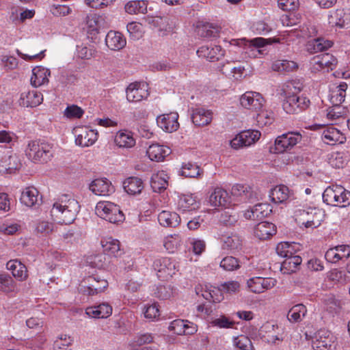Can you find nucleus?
Wrapping results in <instances>:
<instances>
[{
    "instance_id": "nucleus-1",
    "label": "nucleus",
    "mask_w": 350,
    "mask_h": 350,
    "mask_svg": "<svg viewBox=\"0 0 350 350\" xmlns=\"http://www.w3.org/2000/svg\"><path fill=\"white\" fill-rule=\"evenodd\" d=\"M79 208L76 200L68 195H63L53 204L51 215L57 223L70 224L75 221Z\"/></svg>"
},
{
    "instance_id": "nucleus-2",
    "label": "nucleus",
    "mask_w": 350,
    "mask_h": 350,
    "mask_svg": "<svg viewBox=\"0 0 350 350\" xmlns=\"http://www.w3.org/2000/svg\"><path fill=\"white\" fill-rule=\"evenodd\" d=\"M25 153L28 159L34 163L47 162L53 157L52 145L42 140L31 141Z\"/></svg>"
},
{
    "instance_id": "nucleus-3",
    "label": "nucleus",
    "mask_w": 350,
    "mask_h": 350,
    "mask_svg": "<svg viewBox=\"0 0 350 350\" xmlns=\"http://www.w3.org/2000/svg\"><path fill=\"white\" fill-rule=\"evenodd\" d=\"M323 200L328 205L347 207L350 204V192L340 185H332L325 189Z\"/></svg>"
},
{
    "instance_id": "nucleus-4",
    "label": "nucleus",
    "mask_w": 350,
    "mask_h": 350,
    "mask_svg": "<svg viewBox=\"0 0 350 350\" xmlns=\"http://www.w3.org/2000/svg\"><path fill=\"white\" fill-rule=\"evenodd\" d=\"M96 214L100 218L112 224H118L124 220V215L120 207L109 201H100L96 204Z\"/></svg>"
},
{
    "instance_id": "nucleus-5",
    "label": "nucleus",
    "mask_w": 350,
    "mask_h": 350,
    "mask_svg": "<svg viewBox=\"0 0 350 350\" xmlns=\"http://www.w3.org/2000/svg\"><path fill=\"white\" fill-rule=\"evenodd\" d=\"M295 216L296 221L306 228H317L321 225L322 221L321 211L312 208L307 210L297 209L295 212Z\"/></svg>"
},
{
    "instance_id": "nucleus-6",
    "label": "nucleus",
    "mask_w": 350,
    "mask_h": 350,
    "mask_svg": "<svg viewBox=\"0 0 350 350\" xmlns=\"http://www.w3.org/2000/svg\"><path fill=\"white\" fill-rule=\"evenodd\" d=\"M310 104V101L307 97L293 94L286 96L282 107L287 113L295 114L306 110Z\"/></svg>"
},
{
    "instance_id": "nucleus-7",
    "label": "nucleus",
    "mask_w": 350,
    "mask_h": 350,
    "mask_svg": "<svg viewBox=\"0 0 350 350\" xmlns=\"http://www.w3.org/2000/svg\"><path fill=\"white\" fill-rule=\"evenodd\" d=\"M301 135L298 132H288L284 133L275 139L274 153H283L291 150L301 140Z\"/></svg>"
},
{
    "instance_id": "nucleus-8",
    "label": "nucleus",
    "mask_w": 350,
    "mask_h": 350,
    "mask_svg": "<svg viewBox=\"0 0 350 350\" xmlns=\"http://www.w3.org/2000/svg\"><path fill=\"white\" fill-rule=\"evenodd\" d=\"M336 338L335 336L327 329L318 330L312 339V348L314 350H334Z\"/></svg>"
},
{
    "instance_id": "nucleus-9",
    "label": "nucleus",
    "mask_w": 350,
    "mask_h": 350,
    "mask_svg": "<svg viewBox=\"0 0 350 350\" xmlns=\"http://www.w3.org/2000/svg\"><path fill=\"white\" fill-rule=\"evenodd\" d=\"M153 267L158 278L162 280L171 278L178 270L176 262L167 257L156 259Z\"/></svg>"
},
{
    "instance_id": "nucleus-10",
    "label": "nucleus",
    "mask_w": 350,
    "mask_h": 350,
    "mask_svg": "<svg viewBox=\"0 0 350 350\" xmlns=\"http://www.w3.org/2000/svg\"><path fill=\"white\" fill-rule=\"evenodd\" d=\"M310 70L312 72L321 70H332L337 64V59L332 54L323 53L312 57L310 62Z\"/></svg>"
},
{
    "instance_id": "nucleus-11",
    "label": "nucleus",
    "mask_w": 350,
    "mask_h": 350,
    "mask_svg": "<svg viewBox=\"0 0 350 350\" xmlns=\"http://www.w3.org/2000/svg\"><path fill=\"white\" fill-rule=\"evenodd\" d=\"M265 103L262 96L256 92H246L240 98L241 105L255 113L260 111L264 107Z\"/></svg>"
},
{
    "instance_id": "nucleus-12",
    "label": "nucleus",
    "mask_w": 350,
    "mask_h": 350,
    "mask_svg": "<svg viewBox=\"0 0 350 350\" xmlns=\"http://www.w3.org/2000/svg\"><path fill=\"white\" fill-rule=\"evenodd\" d=\"M126 100L130 103L140 102L146 99L150 93L148 85L145 82H133L126 89Z\"/></svg>"
},
{
    "instance_id": "nucleus-13",
    "label": "nucleus",
    "mask_w": 350,
    "mask_h": 350,
    "mask_svg": "<svg viewBox=\"0 0 350 350\" xmlns=\"http://www.w3.org/2000/svg\"><path fill=\"white\" fill-rule=\"evenodd\" d=\"M260 135V132L257 130L242 131L230 141V146L234 149L250 146L257 142Z\"/></svg>"
},
{
    "instance_id": "nucleus-14",
    "label": "nucleus",
    "mask_w": 350,
    "mask_h": 350,
    "mask_svg": "<svg viewBox=\"0 0 350 350\" xmlns=\"http://www.w3.org/2000/svg\"><path fill=\"white\" fill-rule=\"evenodd\" d=\"M75 143L81 147L92 146L98 139V133L96 130L88 127H79L75 129Z\"/></svg>"
},
{
    "instance_id": "nucleus-15",
    "label": "nucleus",
    "mask_w": 350,
    "mask_h": 350,
    "mask_svg": "<svg viewBox=\"0 0 350 350\" xmlns=\"http://www.w3.org/2000/svg\"><path fill=\"white\" fill-rule=\"evenodd\" d=\"M277 283L273 278L254 277L247 280V286L251 292L259 294L273 288Z\"/></svg>"
},
{
    "instance_id": "nucleus-16",
    "label": "nucleus",
    "mask_w": 350,
    "mask_h": 350,
    "mask_svg": "<svg viewBox=\"0 0 350 350\" xmlns=\"http://www.w3.org/2000/svg\"><path fill=\"white\" fill-rule=\"evenodd\" d=\"M210 204L215 208H230L234 204L228 192L221 187H216L209 197Z\"/></svg>"
},
{
    "instance_id": "nucleus-17",
    "label": "nucleus",
    "mask_w": 350,
    "mask_h": 350,
    "mask_svg": "<svg viewBox=\"0 0 350 350\" xmlns=\"http://www.w3.org/2000/svg\"><path fill=\"white\" fill-rule=\"evenodd\" d=\"M262 337L269 343L275 344L278 341L282 342L284 338V329L277 324L266 323L261 328Z\"/></svg>"
},
{
    "instance_id": "nucleus-18",
    "label": "nucleus",
    "mask_w": 350,
    "mask_h": 350,
    "mask_svg": "<svg viewBox=\"0 0 350 350\" xmlns=\"http://www.w3.org/2000/svg\"><path fill=\"white\" fill-rule=\"evenodd\" d=\"M196 293L198 295H201L205 299L215 303H219L224 298L221 286L215 287L205 285L204 288L202 286L198 285L196 287Z\"/></svg>"
},
{
    "instance_id": "nucleus-19",
    "label": "nucleus",
    "mask_w": 350,
    "mask_h": 350,
    "mask_svg": "<svg viewBox=\"0 0 350 350\" xmlns=\"http://www.w3.org/2000/svg\"><path fill=\"white\" fill-rule=\"evenodd\" d=\"M329 23L339 28L350 27V8L337 9L329 16Z\"/></svg>"
},
{
    "instance_id": "nucleus-20",
    "label": "nucleus",
    "mask_w": 350,
    "mask_h": 350,
    "mask_svg": "<svg viewBox=\"0 0 350 350\" xmlns=\"http://www.w3.org/2000/svg\"><path fill=\"white\" fill-rule=\"evenodd\" d=\"M221 249L231 253H236L241 250L243 240L236 233L223 234L221 237Z\"/></svg>"
},
{
    "instance_id": "nucleus-21",
    "label": "nucleus",
    "mask_w": 350,
    "mask_h": 350,
    "mask_svg": "<svg viewBox=\"0 0 350 350\" xmlns=\"http://www.w3.org/2000/svg\"><path fill=\"white\" fill-rule=\"evenodd\" d=\"M178 119V113L170 112L169 113L159 116L157 118V123L163 131L168 133H172L176 131L179 127Z\"/></svg>"
},
{
    "instance_id": "nucleus-22",
    "label": "nucleus",
    "mask_w": 350,
    "mask_h": 350,
    "mask_svg": "<svg viewBox=\"0 0 350 350\" xmlns=\"http://www.w3.org/2000/svg\"><path fill=\"white\" fill-rule=\"evenodd\" d=\"M350 256V246L348 245H339L329 248L325 254L327 261L336 263L340 260H345Z\"/></svg>"
},
{
    "instance_id": "nucleus-23",
    "label": "nucleus",
    "mask_w": 350,
    "mask_h": 350,
    "mask_svg": "<svg viewBox=\"0 0 350 350\" xmlns=\"http://www.w3.org/2000/svg\"><path fill=\"white\" fill-rule=\"evenodd\" d=\"M169 329L178 335H191L197 332V325L187 320L176 319L170 323Z\"/></svg>"
},
{
    "instance_id": "nucleus-24",
    "label": "nucleus",
    "mask_w": 350,
    "mask_h": 350,
    "mask_svg": "<svg viewBox=\"0 0 350 350\" xmlns=\"http://www.w3.org/2000/svg\"><path fill=\"white\" fill-rule=\"evenodd\" d=\"M87 286H84V292L88 295H95L104 291L108 286V282L98 275L89 276L86 279Z\"/></svg>"
},
{
    "instance_id": "nucleus-25",
    "label": "nucleus",
    "mask_w": 350,
    "mask_h": 350,
    "mask_svg": "<svg viewBox=\"0 0 350 350\" xmlns=\"http://www.w3.org/2000/svg\"><path fill=\"white\" fill-rule=\"evenodd\" d=\"M90 190L97 196H109L114 191L111 183L107 178H97L91 182L89 185Z\"/></svg>"
},
{
    "instance_id": "nucleus-26",
    "label": "nucleus",
    "mask_w": 350,
    "mask_h": 350,
    "mask_svg": "<svg viewBox=\"0 0 350 350\" xmlns=\"http://www.w3.org/2000/svg\"><path fill=\"white\" fill-rule=\"evenodd\" d=\"M43 100V96L36 90H27L21 94L18 104L24 107H35Z\"/></svg>"
},
{
    "instance_id": "nucleus-27",
    "label": "nucleus",
    "mask_w": 350,
    "mask_h": 350,
    "mask_svg": "<svg viewBox=\"0 0 350 350\" xmlns=\"http://www.w3.org/2000/svg\"><path fill=\"white\" fill-rule=\"evenodd\" d=\"M112 306L104 302L98 306H90L85 309V314L91 318L106 319L112 314Z\"/></svg>"
},
{
    "instance_id": "nucleus-28",
    "label": "nucleus",
    "mask_w": 350,
    "mask_h": 350,
    "mask_svg": "<svg viewBox=\"0 0 350 350\" xmlns=\"http://www.w3.org/2000/svg\"><path fill=\"white\" fill-rule=\"evenodd\" d=\"M171 150L169 147L160 145L159 144H152L147 149L146 154L148 158L153 161L161 162L165 158L170 155Z\"/></svg>"
},
{
    "instance_id": "nucleus-29",
    "label": "nucleus",
    "mask_w": 350,
    "mask_h": 350,
    "mask_svg": "<svg viewBox=\"0 0 350 350\" xmlns=\"http://www.w3.org/2000/svg\"><path fill=\"white\" fill-rule=\"evenodd\" d=\"M101 245L103 252L106 255L118 258L123 254V251L120 248V243L118 239L105 237L101 240Z\"/></svg>"
},
{
    "instance_id": "nucleus-30",
    "label": "nucleus",
    "mask_w": 350,
    "mask_h": 350,
    "mask_svg": "<svg viewBox=\"0 0 350 350\" xmlns=\"http://www.w3.org/2000/svg\"><path fill=\"white\" fill-rule=\"evenodd\" d=\"M200 207V202L197 198L193 194H184L178 197L177 201L178 209L184 213L187 211H192Z\"/></svg>"
},
{
    "instance_id": "nucleus-31",
    "label": "nucleus",
    "mask_w": 350,
    "mask_h": 350,
    "mask_svg": "<svg viewBox=\"0 0 350 350\" xmlns=\"http://www.w3.org/2000/svg\"><path fill=\"white\" fill-rule=\"evenodd\" d=\"M322 140L328 145L342 144L345 142L346 137L338 129L335 127H328L325 129L321 135Z\"/></svg>"
},
{
    "instance_id": "nucleus-32",
    "label": "nucleus",
    "mask_w": 350,
    "mask_h": 350,
    "mask_svg": "<svg viewBox=\"0 0 350 350\" xmlns=\"http://www.w3.org/2000/svg\"><path fill=\"white\" fill-rule=\"evenodd\" d=\"M6 267L11 271L12 275L18 281H25L28 278V271L26 266L20 260L15 259L9 260Z\"/></svg>"
},
{
    "instance_id": "nucleus-33",
    "label": "nucleus",
    "mask_w": 350,
    "mask_h": 350,
    "mask_svg": "<svg viewBox=\"0 0 350 350\" xmlns=\"http://www.w3.org/2000/svg\"><path fill=\"white\" fill-rule=\"evenodd\" d=\"M105 43L111 50L119 51L126 46V41L121 33L110 31L106 36Z\"/></svg>"
},
{
    "instance_id": "nucleus-34",
    "label": "nucleus",
    "mask_w": 350,
    "mask_h": 350,
    "mask_svg": "<svg viewBox=\"0 0 350 350\" xmlns=\"http://www.w3.org/2000/svg\"><path fill=\"white\" fill-rule=\"evenodd\" d=\"M199 57H204L211 62L217 61L224 56V53L220 46H202L197 51Z\"/></svg>"
},
{
    "instance_id": "nucleus-35",
    "label": "nucleus",
    "mask_w": 350,
    "mask_h": 350,
    "mask_svg": "<svg viewBox=\"0 0 350 350\" xmlns=\"http://www.w3.org/2000/svg\"><path fill=\"white\" fill-rule=\"evenodd\" d=\"M51 75L49 69L42 66H36L32 70L31 84L34 87H40L49 83Z\"/></svg>"
},
{
    "instance_id": "nucleus-36",
    "label": "nucleus",
    "mask_w": 350,
    "mask_h": 350,
    "mask_svg": "<svg viewBox=\"0 0 350 350\" xmlns=\"http://www.w3.org/2000/svg\"><path fill=\"white\" fill-rule=\"evenodd\" d=\"M276 232L275 226L270 222L262 221L254 228V235L260 240H266L271 237Z\"/></svg>"
},
{
    "instance_id": "nucleus-37",
    "label": "nucleus",
    "mask_w": 350,
    "mask_h": 350,
    "mask_svg": "<svg viewBox=\"0 0 350 350\" xmlns=\"http://www.w3.org/2000/svg\"><path fill=\"white\" fill-rule=\"evenodd\" d=\"M21 165L18 157L14 154L5 156L0 161V172L9 174L14 173Z\"/></svg>"
},
{
    "instance_id": "nucleus-38",
    "label": "nucleus",
    "mask_w": 350,
    "mask_h": 350,
    "mask_svg": "<svg viewBox=\"0 0 350 350\" xmlns=\"http://www.w3.org/2000/svg\"><path fill=\"white\" fill-rule=\"evenodd\" d=\"M123 187L128 194L135 196L141 193L144 189V184L141 178L131 176L124 180Z\"/></svg>"
},
{
    "instance_id": "nucleus-39",
    "label": "nucleus",
    "mask_w": 350,
    "mask_h": 350,
    "mask_svg": "<svg viewBox=\"0 0 350 350\" xmlns=\"http://www.w3.org/2000/svg\"><path fill=\"white\" fill-rule=\"evenodd\" d=\"M213 113L210 110L203 108H196L193 111L191 119L193 124L198 126H203L211 123Z\"/></svg>"
},
{
    "instance_id": "nucleus-40",
    "label": "nucleus",
    "mask_w": 350,
    "mask_h": 350,
    "mask_svg": "<svg viewBox=\"0 0 350 350\" xmlns=\"http://www.w3.org/2000/svg\"><path fill=\"white\" fill-rule=\"evenodd\" d=\"M39 192L34 187H27L23 189L20 198L21 202L27 207H32L38 204Z\"/></svg>"
},
{
    "instance_id": "nucleus-41",
    "label": "nucleus",
    "mask_w": 350,
    "mask_h": 350,
    "mask_svg": "<svg viewBox=\"0 0 350 350\" xmlns=\"http://www.w3.org/2000/svg\"><path fill=\"white\" fill-rule=\"evenodd\" d=\"M231 194L233 197L237 198L239 202H247L253 196L252 188L246 185L236 184L232 186Z\"/></svg>"
},
{
    "instance_id": "nucleus-42",
    "label": "nucleus",
    "mask_w": 350,
    "mask_h": 350,
    "mask_svg": "<svg viewBox=\"0 0 350 350\" xmlns=\"http://www.w3.org/2000/svg\"><path fill=\"white\" fill-rule=\"evenodd\" d=\"M114 142L116 144L123 148H131L135 145V139L133 133L129 131H120L116 135Z\"/></svg>"
},
{
    "instance_id": "nucleus-43",
    "label": "nucleus",
    "mask_w": 350,
    "mask_h": 350,
    "mask_svg": "<svg viewBox=\"0 0 350 350\" xmlns=\"http://www.w3.org/2000/svg\"><path fill=\"white\" fill-rule=\"evenodd\" d=\"M291 196V193L289 189L284 185L275 186L271 190L269 194L271 201L275 203H284Z\"/></svg>"
},
{
    "instance_id": "nucleus-44",
    "label": "nucleus",
    "mask_w": 350,
    "mask_h": 350,
    "mask_svg": "<svg viewBox=\"0 0 350 350\" xmlns=\"http://www.w3.org/2000/svg\"><path fill=\"white\" fill-rule=\"evenodd\" d=\"M88 32L92 36L98 33L100 29L104 27L105 20L103 16L93 14L86 18Z\"/></svg>"
},
{
    "instance_id": "nucleus-45",
    "label": "nucleus",
    "mask_w": 350,
    "mask_h": 350,
    "mask_svg": "<svg viewBox=\"0 0 350 350\" xmlns=\"http://www.w3.org/2000/svg\"><path fill=\"white\" fill-rule=\"evenodd\" d=\"M169 177L165 172L160 171L153 174L150 179V186L154 192H160L167 188Z\"/></svg>"
},
{
    "instance_id": "nucleus-46",
    "label": "nucleus",
    "mask_w": 350,
    "mask_h": 350,
    "mask_svg": "<svg viewBox=\"0 0 350 350\" xmlns=\"http://www.w3.org/2000/svg\"><path fill=\"white\" fill-rule=\"evenodd\" d=\"M159 224L165 227H176L180 221V216L174 212L163 211L158 215Z\"/></svg>"
},
{
    "instance_id": "nucleus-47",
    "label": "nucleus",
    "mask_w": 350,
    "mask_h": 350,
    "mask_svg": "<svg viewBox=\"0 0 350 350\" xmlns=\"http://www.w3.org/2000/svg\"><path fill=\"white\" fill-rule=\"evenodd\" d=\"M299 247V245L295 242H281L277 245L275 250L281 257L287 258L295 254Z\"/></svg>"
},
{
    "instance_id": "nucleus-48",
    "label": "nucleus",
    "mask_w": 350,
    "mask_h": 350,
    "mask_svg": "<svg viewBox=\"0 0 350 350\" xmlns=\"http://www.w3.org/2000/svg\"><path fill=\"white\" fill-rule=\"evenodd\" d=\"M301 258L296 254L285 258V260L281 265V271L285 274H289L295 272L297 267L301 265Z\"/></svg>"
},
{
    "instance_id": "nucleus-49",
    "label": "nucleus",
    "mask_w": 350,
    "mask_h": 350,
    "mask_svg": "<svg viewBox=\"0 0 350 350\" xmlns=\"http://www.w3.org/2000/svg\"><path fill=\"white\" fill-rule=\"evenodd\" d=\"M307 314V308L305 305L298 304L293 306L288 311L287 318L289 321L297 323L301 321Z\"/></svg>"
},
{
    "instance_id": "nucleus-50",
    "label": "nucleus",
    "mask_w": 350,
    "mask_h": 350,
    "mask_svg": "<svg viewBox=\"0 0 350 350\" xmlns=\"http://www.w3.org/2000/svg\"><path fill=\"white\" fill-rule=\"evenodd\" d=\"M332 44V41L319 38L309 41L307 49L310 53H317L328 49Z\"/></svg>"
},
{
    "instance_id": "nucleus-51",
    "label": "nucleus",
    "mask_w": 350,
    "mask_h": 350,
    "mask_svg": "<svg viewBox=\"0 0 350 350\" xmlns=\"http://www.w3.org/2000/svg\"><path fill=\"white\" fill-rule=\"evenodd\" d=\"M146 1H129L124 5L125 12L129 14H144L147 11Z\"/></svg>"
},
{
    "instance_id": "nucleus-52",
    "label": "nucleus",
    "mask_w": 350,
    "mask_h": 350,
    "mask_svg": "<svg viewBox=\"0 0 350 350\" xmlns=\"http://www.w3.org/2000/svg\"><path fill=\"white\" fill-rule=\"evenodd\" d=\"M271 68L274 71L288 72L295 71L298 68V65L293 61L278 59L273 62Z\"/></svg>"
},
{
    "instance_id": "nucleus-53",
    "label": "nucleus",
    "mask_w": 350,
    "mask_h": 350,
    "mask_svg": "<svg viewBox=\"0 0 350 350\" xmlns=\"http://www.w3.org/2000/svg\"><path fill=\"white\" fill-rule=\"evenodd\" d=\"M347 88V83H342L336 87V90L332 92L330 102L333 105H340L344 102Z\"/></svg>"
},
{
    "instance_id": "nucleus-54",
    "label": "nucleus",
    "mask_w": 350,
    "mask_h": 350,
    "mask_svg": "<svg viewBox=\"0 0 350 350\" xmlns=\"http://www.w3.org/2000/svg\"><path fill=\"white\" fill-rule=\"evenodd\" d=\"M0 290L5 293H16L18 288L13 278L8 274H0Z\"/></svg>"
},
{
    "instance_id": "nucleus-55",
    "label": "nucleus",
    "mask_w": 350,
    "mask_h": 350,
    "mask_svg": "<svg viewBox=\"0 0 350 350\" xmlns=\"http://www.w3.org/2000/svg\"><path fill=\"white\" fill-rule=\"evenodd\" d=\"M328 163L333 167L342 168L347 163V156L342 152H332L328 157Z\"/></svg>"
},
{
    "instance_id": "nucleus-56",
    "label": "nucleus",
    "mask_w": 350,
    "mask_h": 350,
    "mask_svg": "<svg viewBox=\"0 0 350 350\" xmlns=\"http://www.w3.org/2000/svg\"><path fill=\"white\" fill-rule=\"evenodd\" d=\"M181 237L179 234H170L165 237L163 246L170 253H174L180 245Z\"/></svg>"
},
{
    "instance_id": "nucleus-57",
    "label": "nucleus",
    "mask_w": 350,
    "mask_h": 350,
    "mask_svg": "<svg viewBox=\"0 0 350 350\" xmlns=\"http://www.w3.org/2000/svg\"><path fill=\"white\" fill-rule=\"evenodd\" d=\"M202 173V171L198 165L190 162L184 163L181 168V174L187 178H197Z\"/></svg>"
},
{
    "instance_id": "nucleus-58",
    "label": "nucleus",
    "mask_w": 350,
    "mask_h": 350,
    "mask_svg": "<svg viewBox=\"0 0 350 350\" xmlns=\"http://www.w3.org/2000/svg\"><path fill=\"white\" fill-rule=\"evenodd\" d=\"M256 113V120L259 126L271 124L273 120V112L264 109Z\"/></svg>"
},
{
    "instance_id": "nucleus-59",
    "label": "nucleus",
    "mask_w": 350,
    "mask_h": 350,
    "mask_svg": "<svg viewBox=\"0 0 350 350\" xmlns=\"http://www.w3.org/2000/svg\"><path fill=\"white\" fill-rule=\"evenodd\" d=\"M88 262L92 267L104 269L107 263L105 254H96L90 256L88 258Z\"/></svg>"
},
{
    "instance_id": "nucleus-60",
    "label": "nucleus",
    "mask_w": 350,
    "mask_h": 350,
    "mask_svg": "<svg viewBox=\"0 0 350 350\" xmlns=\"http://www.w3.org/2000/svg\"><path fill=\"white\" fill-rule=\"evenodd\" d=\"M126 28L132 39L139 40L142 38L144 30L142 23L131 22L127 25Z\"/></svg>"
},
{
    "instance_id": "nucleus-61",
    "label": "nucleus",
    "mask_w": 350,
    "mask_h": 350,
    "mask_svg": "<svg viewBox=\"0 0 350 350\" xmlns=\"http://www.w3.org/2000/svg\"><path fill=\"white\" fill-rule=\"evenodd\" d=\"M233 344L239 350H255L251 340L244 335L234 338Z\"/></svg>"
},
{
    "instance_id": "nucleus-62",
    "label": "nucleus",
    "mask_w": 350,
    "mask_h": 350,
    "mask_svg": "<svg viewBox=\"0 0 350 350\" xmlns=\"http://www.w3.org/2000/svg\"><path fill=\"white\" fill-rule=\"evenodd\" d=\"M220 267L227 271H232L240 267L239 261L233 256H226L220 262Z\"/></svg>"
},
{
    "instance_id": "nucleus-63",
    "label": "nucleus",
    "mask_w": 350,
    "mask_h": 350,
    "mask_svg": "<svg viewBox=\"0 0 350 350\" xmlns=\"http://www.w3.org/2000/svg\"><path fill=\"white\" fill-rule=\"evenodd\" d=\"M221 70L224 74L226 75H231L232 77L236 79H240L242 77V75L243 74V72L245 70L243 66H231L230 64L228 63L226 65H224Z\"/></svg>"
},
{
    "instance_id": "nucleus-64",
    "label": "nucleus",
    "mask_w": 350,
    "mask_h": 350,
    "mask_svg": "<svg viewBox=\"0 0 350 350\" xmlns=\"http://www.w3.org/2000/svg\"><path fill=\"white\" fill-rule=\"evenodd\" d=\"M72 343L70 337L66 335L61 336L57 339L53 345L54 350H70V346Z\"/></svg>"
}]
</instances>
